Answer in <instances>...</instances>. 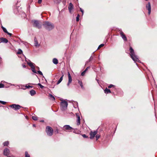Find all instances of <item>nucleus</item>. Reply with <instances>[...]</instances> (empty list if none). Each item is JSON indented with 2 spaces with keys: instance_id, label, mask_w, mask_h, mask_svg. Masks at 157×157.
<instances>
[{
  "instance_id": "f257e3e1",
  "label": "nucleus",
  "mask_w": 157,
  "mask_h": 157,
  "mask_svg": "<svg viewBox=\"0 0 157 157\" xmlns=\"http://www.w3.org/2000/svg\"><path fill=\"white\" fill-rule=\"evenodd\" d=\"M129 50L130 56L132 60L135 62H140V61L139 60L138 56L135 54L134 51L132 47H130Z\"/></svg>"
},
{
  "instance_id": "f03ea898",
  "label": "nucleus",
  "mask_w": 157,
  "mask_h": 157,
  "mask_svg": "<svg viewBox=\"0 0 157 157\" xmlns=\"http://www.w3.org/2000/svg\"><path fill=\"white\" fill-rule=\"evenodd\" d=\"M43 25L46 29L48 31L52 30L54 28V24L48 21H45L43 24Z\"/></svg>"
},
{
  "instance_id": "7ed1b4c3",
  "label": "nucleus",
  "mask_w": 157,
  "mask_h": 157,
  "mask_svg": "<svg viewBox=\"0 0 157 157\" xmlns=\"http://www.w3.org/2000/svg\"><path fill=\"white\" fill-rule=\"evenodd\" d=\"M68 105L67 102L65 100H62L60 104V108L62 111L66 110Z\"/></svg>"
},
{
  "instance_id": "20e7f679",
  "label": "nucleus",
  "mask_w": 157,
  "mask_h": 157,
  "mask_svg": "<svg viewBox=\"0 0 157 157\" xmlns=\"http://www.w3.org/2000/svg\"><path fill=\"white\" fill-rule=\"evenodd\" d=\"M45 131L47 135L49 136H51L53 134V130L50 126H47L46 127Z\"/></svg>"
},
{
  "instance_id": "39448f33",
  "label": "nucleus",
  "mask_w": 157,
  "mask_h": 157,
  "mask_svg": "<svg viewBox=\"0 0 157 157\" xmlns=\"http://www.w3.org/2000/svg\"><path fill=\"white\" fill-rule=\"evenodd\" d=\"M62 129L66 132H70L72 131L73 128L69 125H64L62 128Z\"/></svg>"
},
{
  "instance_id": "423d86ee",
  "label": "nucleus",
  "mask_w": 157,
  "mask_h": 157,
  "mask_svg": "<svg viewBox=\"0 0 157 157\" xmlns=\"http://www.w3.org/2000/svg\"><path fill=\"white\" fill-rule=\"evenodd\" d=\"M32 22L33 23V26L38 29L41 28V25L40 24L39 21L36 20H33Z\"/></svg>"
},
{
  "instance_id": "0eeeda50",
  "label": "nucleus",
  "mask_w": 157,
  "mask_h": 157,
  "mask_svg": "<svg viewBox=\"0 0 157 157\" xmlns=\"http://www.w3.org/2000/svg\"><path fill=\"white\" fill-rule=\"evenodd\" d=\"M10 107L12 108L14 110H18L21 108H22V107L18 104H13L11 105H10Z\"/></svg>"
},
{
  "instance_id": "6e6552de",
  "label": "nucleus",
  "mask_w": 157,
  "mask_h": 157,
  "mask_svg": "<svg viewBox=\"0 0 157 157\" xmlns=\"http://www.w3.org/2000/svg\"><path fill=\"white\" fill-rule=\"evenodd\" d=\"M27 63L29 65L31 68V70L32 71L35 73H37V71L35 70V67L33 65L34 63L31 62Z\"/></svg>"
},
{
  "instance_id": "1a4fd4ad",
  "label": "nucleus",
  "mask_w": 157,
  "mask_h": 157,
  "mask_svg": "<svg viewBox=\"0 0 157 157\" xmlns=\"http://www.w3.org/2000/svg\"><path fill=\"white\" fill-rule=\"evenodd\" d=\"M98 131L97 130L94 131H91L90 133V139H93L94 138L95 136L97 133Z\"/></svg>"
},
{
  "instance_id": "9d476101",
  "label": "nucleus",
  "mask_w": 157,
  "mask_h": 157,
  "mask_svg": "<svg viewBox=\"0 0 157 157\" xmlns=\"http://www.w3.org/2000/svg\"><path fill=\"white\" fill-rule=\"evenodd\" d=\"M146 7L147 9L148 10V14L150 15L151 13V5L150 2H148L147 4L146 5Z\"/></svg>"
},
{
  "instance_id": "9b49d317",
  "label": "nucleus",
  "mask_w": 157,
  "mask_h": 157,
  "mask_svg": "<svg viewBox=\"0 0 157 157\" xmlns=\"http://www.w3.org/2000/svg\"><path fill=\"white\" fill-rule=\"evenodd\" d=\"M68 81L67 83V86L69 87L70 84L71 82L72 81V79L70 74L69 72L68 73Z\"/></svg>"
},
{
  "instance_id": "f8f14e48",
  "label": "nucleus",
  "mask_w": 157,
  "mask_h": 157,
  "mask_svg": "<svg viewBox=\"0 0 157 157\" xmlns=\"http://www.w3.org/2000/svg\"><path fill=\"white\" fill-rule=\"evenodd\" d=\"M120 35L121 37L124 41H127V37L123 32L121 31L120 32Z\"/></svg>"
},
{
  "instance_id": "ddd939ff",
  "label": "nucleus",
  "mask_w": 157,
  "mask_h": 157,
  "mask_svg": "<svg viewBox=\"0 0 157 157\" xmlns=\"http://www.w3.org/2000/svg\"><path fill=\"white\" fill-rule=\"evenodd\" d=\"M10 150L7 148H6L3 151V154L4 155L8 156L9 155Z\"/></svg>"
},
{
  "instance_id": "4468645a",
  "label": "nucleus",
  "mask_w": 157,
  "mask_h": 157,
  "mask_svg": "<svg viewBox=\"0 0 157 157\" xmlns=\"http://www.w3.org/2000/svg\"><path fill=\"white\" fill-rule=\"evenodd\" d=\"M68 8L70 12L71 13L72 10L73 8V6L72 3H70L69 4V5L68 7Z\"/></svg>"
},
{
  "instance_id": "2eb2a0df",
  "label": "nucleus",
  "mask_w": 157,
  "mask_h": 157,
  "mask_svg": "<svg viewBox=\"0 0 157 157\" xmlns=\"http://www.w3.org/2000/svg\"><path fill=\"white\" fill-rule=\"evenodd\" d=\"M64 76V75L63 74L62 76L57 81L56 84L58 85L59 84L61 81H62L63 79V78Z\"/></svg>"
},
{
  "instance_id": "dca6fc26",
  "label": "nucleus",
  "mask_w": 157,
  "mask_h": 157,
  "mask_svg": "<svg viewBox=\"0 0 157 157\" xmlns=\"http://www.w3.org/2000/svg\"><path fill=\"white\" fill-rule=\"evenodd\" d=\"M1 42L5 43H7L8 42V40L5 38H1Z\"/></svg>"
},
{
  "instance_id": "f3484780",
  "label": "nucleus",
  "mask_w": 157,
  "mask_h": 157,
  "mask_svg": "<svg viewBox=\"0 0 157 157\" xmlns=\"http://www.w3.org/2000/svg\"><path fill=\"white\" fill-rule=\"evenodd\" d=\"M34 45L35 46L38 47L40 45L38 44L37 40L36 38L34 39Z\"/></svg>"
},
{
  "instance_id": "a211bd4d",
  "label": "nucleus",
  "mask_w": 157,
  "mask_h": 157,
  "mask_svg": "<svg viewBox=\"0 0 157 157\" xmlns=\"http://www.w3.org/2000/svg\"><path fill=\"white\" fill-rule=\"evenodd\" d=\"M104 91L105 93L106 94L111 93L110 90L107 89V88H106L105 90H104Z\"/></svg>"
},
{
  "instance_id": "6ab92c4d",
  "label": "nucleus",
  "mask_w": 157,
  "mask_h": 157,
  "mask_svg": "<svg viewBox=\"0 0 157 157\" xmlns=\"http://www.w3.org/2000/svg\"><path fill=\"white\" fill-rule=\"evenodd\" d=\"M77 125H78L80 124V117L77 116Z\"/></svg>"
},
{
  "instance_id": "aec40b11",
  "label": "nucleus",
  "mask_w": 157,
  "mask_h": 157,
  "mask_svg": "<svg viewBox=\"0 0 157 157\" xmlns=\"http://www.w3.org/2000/svg\"><path fill=\"white\" fill-rule=\"evenodd\" d=\"M36 93V92L35 90H31L30 91V94L31 96H33Z\"/></svg>"
},
{
  "instance_id": "412c9836",
  "label": "nucleus",
  "mask_w": 157,
  "mask_h": 157,
  "mask_svg": "<svg viewBox=\"0 0 157 157\" xmlns=\"http://www.w3.org/2000/svg\"><path fill=\"white\" fill-rule=\"evenodd\" d=\"M53 63L55 64H57L58 63V60L56 58H54L52 60Z\"/></svg>"
},
{
  "instance_id": "4be33fe9",
  "label": "nucleus",
  "mask_w": 157,
  "mask_h": 157,
  "mask_svg": "<svg viewBox=\"0 0 157 157\" xmlns=\"http://www.w3.org/2000/svg\"><path fill=\"white\" fill-rule=\"evenodd\" d=\"M78 83L79 84L82 89H84V87L83 85L82 82L79 80L78 81Z\"/></svg>"
},
{
  "instance_id": "5701e85b",
  "label": "nucleus",
  "mask_w": 157,
  "mask_h": 157,
  "mask_svg": "<svg viewBox=\"0 0 157 157\" xmlns=\"http://www.w3.org/2000/svg\"><path fill=\"white\" fill-rule=\"evenodd\" d=\"M49 96L52 100L54 101L55 100V97L52 94H49Z\"/></svg>"
},
{
  "instance_id": "b1692460",
  "label": "nucleus",
  "mask_w": 157,
  "mask_h": 157,
  "mask_svg": "<svg viewBox=\"0 0 157 157\" xmlns=\"http://www.w3.org/2000/svg\"><path fill=\"white\" fill-rule=\"evenodd\" d=\"M80 132L79 131L77 130V129L74 130L73 131L74 133L77 134H79Z\"/></svg>"
},
{
  "instance_id": "393cba45",
  "label": "nucleus",
  "mask_w": 157,
  "mask_h": 157,
  "mask_svg": "<svg viewBox=\"0 0 157 157\" xmlns=\"http://www.w3.org/2000/svg\"><path fill=\"white\" fill-rule=\"evenodd\" d=\"M2 29H3V31L6 33H7L8 32L7 31L6 29V28H5V27H3V26L2 27Z\"/></svg>"
},
{
  "instance_id": "a878e982",
  "label": "nucleus",
  "mask_w": 157,
  "mask_h": 157,
  "mask_svg": "<svg viewBox=\"0 0 157 157\" xmlns=\"http://www.w3.org/2000/svg\"><path fill=\"white\" fill-rule=\"evenodd\" d=\"M112 87H113V88L115 89V86L112 84H110L108 86V88H112Z\"/></svg>"
},
{
  "instance_id": "bb28decb",
  "label": "nucleus",
  "mask_w": 157,
  "mask_h": 157,
  "mask_svg": "<svg viewBox=\"0 0 157 157\" xmlns=\"http://www.w3.org/2000/svg\"><path fill=\"white\" fill-rule=\"evenodd\" d=\"M22 52V51L21 50V49H19L18 50V51L17 52V53L18 54H21Z\"/></svg>"
},
{
  "instance_id": "cd10ccee",
  "label": "nucleus",
  "mask_w": 157,
  "mask_h": 157,
  "mask_svg": "<svg viewBox=\"0 0 157 157\" xmlns=\"http://www.w3.org/2000/svg\"><path fill=\"white\" fill-rule=\"evenodd\" d=\"M9 144V143L8 141H6L3 143V144L4 146H7Z\"/></svg>"
},
{
  "instance_id": "c85d7f7f",
  "label": "nucleus",
  "mask_w": 157,
  "mask_h": 157,
  "mask_svg": "<svg viewBox=\"0 0 157 157\" xmlns=\"http://www.w3.org/2000/svg\"><path fill=\"white\" fill-rule=\"evenodd\" d=\"M32 119L34 120H37V117L36 116H33L32 117Z\"/></svg>"
},
{
  "instance_id": "c756f323",
  "label": "nucleus",
  "mask_w": 157,
  "mask_h": 157,
  "mask_svg": "<svg viewBox=\"0 0 157 157\" xmlns=\"http://www.w3.org/2000/svg\"><path fill=\"white\" fill-rule=\"evenodd\" d=\"M80 15L79 14H78L77 17H76V21H78L79 20Z\"/></svg>"
},
{
  "instance_id": "7c9ffc66",
  "label": "nucleus",
  "mask_w": 157,
  "mask_h": 157,
  "mask_svg": "<svg viewBox=\"0 0 157 157\" xmlns=\"http://www.w3.org/2000/svg\"><path fill=\"white\" fill-rule=\"evenodd\" d=\"M38 85L40 86V87L41 88L43 89L44 88V86L42 85L40 83H39L38 84Z\"/></svg>"
},
{
  "instance_id": "2f4dec72",
  "label": "nucleus",
  "mask_w": 157,
  "mask_h": 157,
  "mask_svg": "<svg viewBox=\"0 0 157 157\" xmlns=\"http://www.w3.org/2000/svg\"><path fill=\"white\" fill-rule=\"evenodd\" d=\"M61 1V0H54V2L56 3H59Z\"/></svg>"
},
{
  "instance_id": "473e14b6",
  "label": "nucleus",
  "mask_w": 157,
  "mask_h": 157,
  "mask_svg": "<svg viewBox=\"0 0 157 157\" xmlns=\"http://www.w3.org/2000/svg\"><path fill=\"white\" fill-rule=\"evenodd\" d=\"M25 155L26 157H30V155L28 154L27 152L26 151L25 152Z\"/></svg>"
},
{
  "instance_id": "72a5a7b5",
  "label": "nucleus",
  "mask_w": 157,
  "mask_h": 157,
  "mask_svg": "<svg viewBox=\"0 0 157 157\" xmlns=\"http://www.w3.org/2000/svg\"><path fill=\"white\" fill-rule=\"evenodd\" d=\"M93 58L94 56H91L88 62H90L93 59Z\"/></svg>"
},
{
  "instance_id": "f704fd0d",
  "label": "nucleus",
  "mask_w": 157,
  "mask_h": 157,
  "mask_svg": "<svg viewBox=\"0 0 157 157\" xmlns=\"http://www.w3.org/2000/svg\"><path fill=\"white\" fill-rule=\"evenodd\" d=\"M37 73H38V74H39L40 75H43V74L42 72L40 71H37Z\"/></svg>"
},
{
  "instance_id": "c9c22d12",
  "label": "nucleus",
  "mask_w": 157,
  "mask_h": 157,
  "mask_svg": "<svg viewBox=\"0 0 157 157\" xmlns=\"http://www.w3.org/2000/svg\"><path fill=\"white\" fill-rule=\"evenodd\" d=\"M104 44H101L100 45H99L98 48V49H99L101 47H103L104 46Z\"/></svg>"
},
{
  "instance_id": "e433bc0d",
  "label": "nucleus",
  "mask_w": 157,
  "mask_h": 157,
  "mask_svg": "<svg viewBox=\"0 0 157 157\" xmlns=\"http://www.w3.org/2000/svg\"><path fill=\"white\" fill-rule=\"evenodd\" d=\"M96 140H97L100 137V136L98 135H97L96 136Z\"/></svg>"
},
{
  "instance_id": "4c0bfd02",
  "label": "nucleus",
  "mask_w": 157,
  "mask_h": 157,
  "mask_svg": "<svg viewBox=\"0 0 157 157\" xmlns=\"http://www.w3.org/2000/svg\"><path fill=\"white\" fill-rule=\"evenodd\" d=\"M0 103L3 104L5 105L6 104V102L2 101H0Z\"/></svg>"
},
{
  "instance_id": "58836bf2",
  "label": "nucleus",
  "mask_w": 157,
  "mask_h": 157,
  "mask_svg": "<svg viewBox=\"0 0 157 157\" xmlns=\"http://www.w3.org/2000/svg\"><path fill=\"white\" fill-rule=\"evenodd\" d=\"M85 73H86L85 71H84L82 72V73L81 74V75L82 76H83L85 75Z\"/></svg>"
},
{
  "instance_id": "ea45409f",
  "label": "nucleus",
  "mask_w": 157,
  "mask_h": 157,
  "mask_svg": "<svg viewBox=\"0 0 157 157\" xmlns=\"http://www.w3.org/2000/svg\"><path fill=\"white\" fill-rule=\"evenodd\" d=\"M25 87L27 89H29L30 88H32L33 87V86H31L29 85V86H25Z\"/></svg>"
},
{
  "instance_id": "a19ab883",
  "label": "nucleus",
  "mask_w": 157,
  "mask_h": 157,
  "mask_svg": "<svg viewBox=\"0 0 157 157\" xmlns=\"http://www.w3.org/2000/svg\"><path fill=\"white\" fill-rule=\"evenodd\" d=\"M4 87V85L2 83H0V88H3Z\"/></svg>"
},
{
  "instance_id": "79ce46f5",
  "label": "nucleus",
  "mask_w": 157,
  "mask_h": 157,
  "mask_svg": "<svg viewBox=\"0 0 157 157\" xmlns=\"http://www.w3.org/2000/svg\"><path fill=\"white\" fill-rule=\"evenodd\" d=\"M82 136L84 138H86L87 137V136L85 134H83Z\"/></svg>"
},
{
  "instance_id": "37998d69",
  "label": "nucleus",
  "mask_w": 157,
  "mask_h": 157,
  "mask_svg": "<svg viewBox=\"0 0 157 157\" xmlns=\"http://www.w3.org/2000/svg\"><path fill=\"white\" fill-rule=\"evenodd\" d=\"M80 11L82 12V15H83V10H82V9L81 8H80Z\"/></svg>"
},
{
  "instance_id": "c03bdc74",
  "label": "nucleus",
  "mask_w": 157,
  "mask_h": 157,
  "mask_svg": "<svg viewBox=\"0 0 157 157\" xmlns=\"http://www.w3.org/2000/svg\"><path fill=\"white\" fill-rule=\"evenodd\" d=\"M25 61L27 63H29L30 62H31L29 59H27L25 58Z\"/></svg>"
},
{
  "instance_id": "a18cd8bd",
  "label": "nucleus",
  "mask_w": 157,
  "mask_h": 157,
  "mask_svg": "<svg viewBox=\"0 0 157 157\" xmlns=\"http://www.w3.org/2000/svg\"><path fill=\"white\" fill-rule=\"evenodd\" d=\"M42 1V0H38V3L39 4L41 3Z\"/></svg>"
},
{
  "instance_id": "49530a36",
  "label": "nucleus",
  "mask_w": 157,
  "mask_h": 157,
  "mask_svg": "<svg viewBox=\"0 0 157 157\" xmlns=\"http://www.w3.org/2000/svg\"><path fill=\"white\" fill-rule=\"evenodd\" d=\"M6 33L7 34H8V35H10V36H11L12 35V34L11 33L8 32H7V33Z\"/></svg>"
},
{
  "instance_id": "de8ad7c7",
  "label": "nucleus",
  "mask_w": 157,
  "mask_h": 157,
  "mask_svg": "<svg viewBox=\"0 0 157 157\" xmlns=\"http://www.w3.org/2000/svg\"><path fill=\"white\" fill-rule=\"evenodd\" d=\"M75 104H76L77 105V106H78V103L77 102L75 101Z\"/></svg>"
},
{
  "instance_id": "09e8293b",
  "label": "nucleus",
  "mask_w": 157,
  "mask_h": 157,
  "mask_svg": "<svg viewBox=\"0 0 157 157\" xmlns=\"http://www.w3.org/2000/svg\"><path fill=\"white\" fill-rule=\"evenodd\" d=\"M23 67L24 68H25L26 67V66L25 65H22Z\"/></svg>"
},
{
  "instance_id": "8fccbe9b",
  "label": "nucleus",
  "mask_w": 157,
  "mask_h": 157,
  "mask_svg": "<svg viewBox=\"0 0 157 157\" xmlns=\"http://www.w3.org/2000/svg\"><path fill=\"white\" fill-rule=\"evenodd\" d=\"M33 127H36V125H35V124H33Z\"/></svg>"
},
{
  "instance_id": "3c124183",
  "label": "nucleus",
  "mask_w": 157,
  "mask_h": 157,
  "mask_svg": "<svg viewBox=\"0 0 157 157\" xmlns=\"http://www.w3.org/2000/svg\"><path fill=\"white\" fill-rule=\"evenodd\" d=\"M87 70V68H86V69L84 71H85V72H86Z\"/></svg>"
},
{
  "instance_id": "603ef678",
  "label": "nucleus",
  "mask_w": 157,
  "mask_h": 157,
  "mask_svg": "<svg viewBox=\"0 0 157 157\" xmlns=\"http://www.w3.org/2000/svg\"><path fill=\"white\" fill-rule=\"evenodd\" d=\"M89 68V67H87L86 68H87V70H88V68Z\"/></svg>"
},
{
  "instance_id": "864d4df0",
  "label": "nucleus",
  "mask_w": 157,
  "mask_h": 157,
  "mask_svg": "<svg viewBox=\"0 0 157 157\" xmlns=\"http://www.w3.org/2000/svg\"><path fill=\"white\" fill-rule=\"evenodd\" d=\"M33 2V0H30V2Z\"/></svg>"
},
{
  "instance_id": "5fc2aeb1",
  "label": "nucleus",
  "mask_w": 157,
  "mask_h": 157,
  "mask_svg": "<svg viewBox=\"0 0 157 157\" xmlns=\"http://www.w3.org/2000/svg\"><path fill=\"white\" fill-rule=\"evenodd\" d=\"M41 121L42 122H44V120H42Z\"/></svg>"
},
{
  "instance_id": "6e6d98bb",
  "label": "nucleus",
  "mask_w": 157,
  "mask_h": 157,
  "mask_svg": "<svg viewBox=\"0 0 157 157\" xmlns=\"http://www.w3.org/2000/svg\"><path fill=\"white\" fill-rule=\"evenodd\" d=\"M37 68L38 69H39V68L38 67H37Z\"/></svg>"
},
{
  "instance_id": "4d7b16f0",
  "label": "nucleus",
  "mask_w": 157,
  "mask_h": 157,
  "mask_svg": "<svg viewBox=\"0 0 157 157\" xmlns=\"http://www.w3.org/2000/svg\"><path fill=\"white\" fill-rule=\"evenodd\" d=\"M57 131H56V132H57V133H58V131L57 130H56Z\"/></svg>"
},
{
  "instance_id": "13d9d810",
  "label": "nucleus",
  "mask_w": 157,
  "mask_h": 157,
  "mask_svg": "<svg viewBox=\"0 0 157 157\" xmlns=\"http://www.w3.org/2000/svg\"><path fill=\"white\" fill-rule=\"evenodd\" d=\"M7 157H10V156H8Z\"/></svg>"
}]
</instances>
